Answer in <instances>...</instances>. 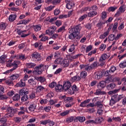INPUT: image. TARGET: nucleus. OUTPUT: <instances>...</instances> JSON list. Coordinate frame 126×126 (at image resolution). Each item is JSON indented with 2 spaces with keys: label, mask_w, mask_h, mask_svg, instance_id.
<instances>
[{
  "label": "nucleus",
  "mask_w": 126,
  "mask_h": 126,
  "mask_svg": "<svg viewBox=\"0 0 126 126\" xmlns=\"http://www.w3.org/2000/svg\"><path fill=\"white\" fill-rule=\"evenodd\" d=\"M14 114H11V113H8L5 114L4 117L5 118H12Z\"/></svg>",
  "instance_id": "obj_63"
},
{
  "label": "nucleus",
  "mask_w": 126,
  "mask_h": 126,
  "mask_svg": "<svg viewBox=\"0 0 126 126\" xmlns=\"http://www.w3.org/2000/svg\"><path fill=\"white\" fill-rule=\"evenodd\" d=\"M96 95H105L106 92L104 91H101L100 90H96L95 92Z\"/></svg>",
  "instance_id": "obj_41"
},
{
  "label": "nucleus",
  "mask_w": 126,
  "mask_h": 126,
  "mask_svg": "<svg viewBox=\"0 0 126 126\" xmlns=\"http://www.w3.org/2000/svg\"><path fill=\"white\" fill-rule=\"evenodd\" d=\"M120 91V89H117V90H114L113 91H110L108 92V94L109 95H112V94H115V93H117Z\"/></svg>",
  "instance_id": "obj_57"
},
{
  "label": "nucleus",
  "mask_w": 126,
  "mask_h": 126,
  "mask_svg": "<svg viewBox=\"0 0 126 126\" xmlns=\"http://www.w3.org/2000/svg\"><path fill=\"white\" fill-rule=\"evenodd\" d=\"M105 22H102V21L99 22L96 24V27L98 28V29H101V27L103 24H105Z\"/></svg>",
  "instance_id": "obj_53"
},
{
  "label": "nucleus",
  "mask_w": 126,
  "mask_h": 126,
  "mask_svg": "<svg viewBox=\"0 0 126 126\" xmlns=\"http://www.w3.org/2000/svg\"><path fill=\"white\" fill-rule=\"evenodd\" d=\"M95 15H97V12L96 11H91L88 14V17H93V16H95Z\"/></svg>",
  "instance_id": "obj_28"
},
{
  "label": "nucleus",
  "mask_w": 126,
  "mask_h": 126,
  "mask_svg": "<svg viewBox=\"0 0 126 126\" xmlns=\"http://www.w3.org/2000/svg\"><path fill=\"white\" fill-rule=\"evenodd\" d=\"M58 102V99H50L49 101V103L50 105L51 106L53 105H55V104L57 103Z\"/></svg>",
  "instance_id": "obj_38"
},
{
  "label": "nucleus",
  "mask_w": 126,
  "mask_h": 126,
  "mask_svg": "<svg viewBox=\"0 0 126 126\" xmlns=\"http://www.w3.org/2000/svg\"><path fill=\"white\" fill-rule=\"evenodd\" d=\"M95 106H96L97 108H102L104 107V106L103 105V104L102 103V101H97L95 103Z\"/></svg>",
  "instance_id": "obj_42"
},
{
  "label": "nucleus",
  "mask_w": 126,
  "mask_h": 126,
  "mask_svg": "<svg viewBox=\"0 0 126 126\" xmlns=\"http://www.w3.org/2000/svg\"><path fill=\"white\" fill-rule=\"evenodd\" d=\"M36 107H37V105L36 104V103H32L29 107V110L31 112H34V111H35V109H36Z\"/></svg>",
  "instance_id": "obj_15"
},
{
  "label": "nucleus",
  "mask_w": 126,
  "mask_h": 126,
  "mask_svg": "<svg viewBox=\"0 0 126 126\" xmlns=\"http://www.w3.org/2000/svg\"><path fill=\"white\" fill-rule=\"evenodd\" d=\"M102 121H103V118L101 117H99L95 119L96 124L97 125V124H101Z\"/></svg>",
  "instance_id": "obj_48"
},
{
  "label": "nucleus",
  "mask_w": 126,
  "mask_h": 126,
  "mask_svg": "<svg viewBox=\"0 0 126 126\" xmlns=\"http://www.w3.org/2000/svg\"><path fill=\"white\" fill-rule=\"evenodd\" d=\"M42 67H43V69L44 68L46 69L47 66L46 65H44L43 64H40L35 66L33 70V73H35L36 75L42 74V72H43V70H44V69L42 70Z\"/></svg>",
  "instance_id": "obj_2"
},
{
  "label": "nucleus",
  "mask_w": 126,
  "mask_h": 126,
  "mask_svg": "<svg viewBox=\"0 0 126 126\" xmlns=\"http://www.w3.org/2000/svg\"><path fill=\"white\" fill-rule=\"evenodd\" d=\"M93 68L92 67H91V65H89L88 64H86V67L85 69V70H86V71H90L91 70H92Z\"/></svg>",
  "instance_id": "obj_44"
},
{
  "label": "nucleus",
  "mask_w": 126,
  "mask_h": 126,
  "mask_svg": "<svg viewBox=\"0 0 126 126\" xmlns=\"http://www.w3.org/2000/svg\"><path fill=\"white\" fill-rule=\"evenodd\" d=\"M16 86L17 87H24L25 86V81L21 80L20 82L16 84Z\"/></svg>",
  "instance_id": "obj_21"
},
{
  "label": "nucleus",
  "mask_w": 126,
  "mask_h": 126,
  "mask_svg": "<svg viewBox=\"0 0 126 126\" xmlns=\"http://www.w3.org/2000/svg\"><path fill=\"white\" fill-rule=\"evenodd\" d=\"M79 64V62H74L70 65L69 67L70 68H73V67H76V66H78Z\"/></svg>",
  "instance_id": "obj_34"
},
{
  "label": "nucleus",
  "mask_w": 126,
  "mask_h": 126,
  "mask_svg": "<svg viewBox=\"0 0 126 126\" xmlns=\"http://www.w3.org/2000/svg\"><path fill=\"white\" fill-rule=\"evenodd\" d=\"M109 33L110 32L107 31L106 32H104L103 34H101L100 35L99 39H105V38H106V37H107L108 35H109Z\"/></svg>",
  "instance_id": "obj_26"
},
{
  "label": "nucleus",
  "mask_w": 126,
  "mask_h": 126,
  "mask_svg": "<svg viewBox=\"0 0 126 126\" xmlns=\"http://www.w3.org/2000/svg\"><path fill=\"white\" fill-rule=\"evenodd\" d=\"M63 89V86L62 85H57L55 87V90L57 92H62Z\"/></svg>",
  "instance_id": "obj_16"
},
{
  "label": "nucleus",
  "mask_w": 126,
  "mask_h": 126,
  "mask_svg": "<svg viewBox=\"0 0 126 126\" xmlns=\"http://www.w3.org/2000/svg\"><path fill=\"white\" fill-rule=\"evenodd\" d=\"M6 28V26H5V23H0V29L1 30H4Z\"/></svg>",
  "instance_id": "obj_46"
},
{
  "label": "nucleus",
  "mask_w": 126,
  "mask_h": 126,
  "mask_svg": "<svg viewBox=\"0 0 126 126\" xmlns=\"http://www.w3.org/2000/svg\"><path fill=\"white\" fill-rule=\"evenodd\" d=\"M110 58V54L109 53L107 54H103L101 55L100 59L99 62L101 63H102L104 62V61H106L107 59H109Z\"/></svg>",
  "instance_id": "obj_6"
},
{
  "label": "nucleus",
  "mask_w": 126,
  "mask_h": 126,
  "mask_svg": "<svg viewBox=\"0 0 126 126\" xmlns=\"http://www.w3.org/2000/svg\"><path fill=\"white\" fill-rule=\"evenodd\" d=\"M29 93V90L27 88H23L19 91V94L22 96V95H27Z\"/></svg>",
  "instance_id": "obj_8"
},
{
  "label": "nucleus",
  "mask_w": 126,
  "mask_h": 126,
  "mask_svg": "<svg viewBox=\"0 0 126 126\" xmlns=\"http://www.w3.org/2000/svg\"><path fill=\"white\" fill-rule=\"evenodd\" d=\"M32 59L34 60H37V59H40V54L38 53H34L32 55Z\"/></svg>",
  "instance_id": "obj_27"
},
{
  "label": "nucleus",
  "mask_w": 126,
  "mask_h": 126,
  "mask_svg": "<svg viewBox=\"0 0 126 126\" xmlns=\"http://www.w3.org/2000/svg\"><path fill=\"white\" fill-rule=\"evenodd\" d=\"M116 9H117V7H110L108 9V11H109V12H111V11H115V10H116Z\"/></svg>",
  "instance_id": "obj_55"
},
{
  "label": "nucleus",
  "mask_w": 126,
  "mask_h": 126,
  "mask_svg": "<svg viewBox=\"0 0 126 126\" xmlns=\"http://www.w3.org/2000/svg\"><path fill=\"white\" fill-rule=\"evenodd\" d=\"M87 17V15L84 14L83 16H81L79 19V21H83V20H84L85 18Z\"/></svg>",
  "instance_id": "obj_59"
},
{
  "label": "nucleus",
  "mask_w": 126,
  "mask_h": 126,
  "mask_svg": "<svg viewBox=\"0 0 126 126\" xmlns=\"http://www.w3.org/2000/svg\"><path fill=\"white\" fill-rule=\"evenodd\" d=\"M7 113H9L12 115H14L15 113V111H14V109L12 107H10L9 105L8 106V108L7 109Z\"/></svg>",
  "instance_id": "obj_22"
},
{
  "label": "nucleus",
  "mask_w": 126,
  "mask_h": 126,
  "mask_svg": "<svg viewBox=\"0 0 126 126\" xmlns=\"http://www.w3.org/2000/svg\"><path fill=\"white\" fill-rule=\"evenodd\" d=\"M104 74V72L102 71H98L95 73V79H100L102 78Z\"/></svg>",
  "instance_id": "obj_7"
},
{
  "label": "nucleus",
  "mask_w": 126,
  "mask_h": 126,
  "mask_svg": "<svg viewBox=\"0 0 126 126\" xmlns=\"http://www.w3.org/2000/svg\"><path fill=\"white\" fill-rule=\"evenodd\" d=\"M119 66L121 68H125V67H126V61H124L121 62L119 64Z\"/></svg>",
  "instance_id": "obj_39"
},
{
  "label": "nucleus",
  "mask_w": 126,
  "mask_h": 126,
  "mask_svg": "<svg viewBox=\"0 0 126 126\" xmlns=\"http://www.w3.org/2000/svg\"><path fill=\"white\" fill-rule=\"evenodd\" d=\"M62 65L63 67H67L69 65V60L66 59L63 60Z\"/></svg>",
  "instance_id": "obj_12"
},
{
  "label": "nucleus",
  "mask_w": 126,
  "mask_h": 126,
  "mask_svg": "<svg viewBox=\"0 0 126 126\" xmlns=\"http://www.w3.org/2000/svg\"><path fill=\"white\" fill-rule=\"evenodd\" d=\"M116 102H117V101H116V100L113 98V96H112L111 98V99L110 101V105L113 106L114 104L116 103Z\"/></svg>",
  "instance_id": "obj_58"
},
{
  "label": "nucleus",
  "mask_w": 126,
  "mask_h": 126,
  "mask_svg": "<svg viewBox=\"0 0 126 126\" xmlns=\"http://www.w3.org/2000/svg\"><path fill=\"white\" fill-rule=\"evenodd\" d=\"M112 97L113 99H114L116 102H119V101H120L123 99V98H124V97H125V95L124 94H115Z\"/></svg>",
  "instance_id": "obj_5"
},
{
  "label": "nucleus",
  "mask_w": 126,
  "mask_h": 126,
  "mask_svg": "<svg viewBox=\"0 0 126 126\" xmlns=\"http://www.w3.org/2000/svg\"><path fill=\"white\" fill-rule=\"evenodd\" d=\"M117 82L118 85H121V84H122V80L119 77H115L114 78V82Z\"/></svg>",
  "instance_id": "obj_30"
},
{
  "label": "nucleus",
  "mask_w": 126,
  "mask_h": 126,
  "mask_svg": "<svg viewBox=\"0 0 126 126\" xmlns=\"http://www.w3.org/2000/svg\"><path fill=\"white\" fill-rule=\"evenodd\" d=\"M15 18H16V15H10L8 18L9 21L12 22L15 20Z\"/></svg>",
  "instance_id": "obj_35"
},
{
  "label": "nucleus",
  "mask_w": 126,
  "mask_h": 126,
  "mask_svg": "<svg viewBox=\"0 0 126 126\" xmlns=\"http://www.w3.org/2000/svg\"><path fill=\"white\" fill-rule=\"evenodd\" d=\"M19 76H20L19 74H14L10 76V79L11 80H17L19 78Z\"/></svg>",
  "instance_id": "obj_18"
},
{
  "label": "nucleus",
  "mask_w": 126,
  "mask_h": 126,
  "mask_svg": "<svg viewBox=\"0 0 126 126\" xmlns=\"http://www.w3.org/2000/svg\"><path fill=\"white\" fill-rule=\"evenodd\" d=\"M44 89V88L43 87V86H38L37 88L36 91H37V92H41V91H43Z\"/></svg>",
  "instance_id": "obj_56"
},
{
  "label": "nucleus",
  "mask_w": 126,
  "mask_h": 126,
  "mask_svg": "<svg viewBox=\"0 0 126 126\" xmlns=\"http://www.w3.org/2000/svg\"><path fill=\"white\" fill-rule=\"evenodd\" d=\"M104 113V107H98L97 111V114H98V115H102Z\"/></svg>",
  "instance_id": "obj_33"
},
{
  "label": "nucleus",
  "mask_w": 126,
  "mask_h": 126,
  "mask_svg": "<svg viewBox=\"0 0 126 126\" xmlns=\"http://www.w3.org/2000/svg\"><path fill=\"white\" fill-rule=\"evenodd\" d=\"M81 56V54H77L76 55H74L73 56H69V61H73V60H75L76 59H78L79 57H80Z\"/></svg>",
  "instance_id": "obj_25"
},
{
  "label": "nucleus",
  "mask_w": 126,
  "mask_h": 126,
  "mask_svg": "<svg viewBox=\"0 0 126 126\" xmlns=\"http://www.w3.org/2000/svg\"><path fill=\"white\" fill-rule=\"evenodd\" d=\"M80 30H81L80 25H77L75 28L70 29L69 31V33H70L68 36L69 39L74 40L76 38V36L80 34Z\"/></svg>",
  "instance_id": "obj_1"
},
{
  "label": "nucleus",
  "mask_w": 126,
  "mask_h": 126,
  "mask_svg": "<svg viewBox=\"0 0 126 126\" xmlns=\"http://www.w3.org/2000/svg\"><path fill=\"white\" fill-rule=\"evenodd\" d=\"M63 58H59L56 59L54 61V63L55 64H62L63 63Z\"/></svg>",
  "instance_id": "obj_19"
},
{
  "label": "nucleus",
  "mask_w": 126,
  "mask_h": 126,
  "mask_svg": "<svg viewBox=\"0 0 126 126\" xmlns=\"http://www.w3.org/2000/svg\"><path fill=\"white\" fill-rule=\"evenodd\" d=\"M49 122H50V119H48V120H42L40 121V124L41 125H43V126H46L48 125V123Z\"/></svg>",
  "instance_id": "obj_36"
},
{
  "label": "nucleus",
  "mask_w": 126,
  "mask_h": 126,
  "mask_svg": "<svg viewBox=\"0 0 126 126\" xmlns=\"http://www.w3.org/2000/svg\"><path fill=\"white\" fill-rule=\"evenodd\" d=\"M72 112V110L71 109L67 110L61 113L60 116H61V117H64L65 116H67V115H68L69 113H71Z\"/></svg>",
  "instance_id": "obj_17"
},
{
  "label": "nucleus",
  "mask_w": 126,
  "mask_h": 126,
  "mask_svg": "<svg viewBox=\"0 0 126 126\" xmlns=\"http://www.w3.org/2000/svg\"><path fill=\"white\" fill-rule=\"evenodd\" d=\"M107 15H108V14H107V12L105 11H103L101 13V18L102 19V20H104V19H106V18H107Z\"/></svg>",
  "instance_id": "obj_40"
},
{
  "label": "nucleus",
  "mask_w": 126,
  "mask_h": 126,
  "mask_svg": "<svg viewBox=\"0 0 126 126\" xmlns=\"http://www.w3.org/2000/svg\"><path fill=\"white\" fill-rule=\"evenodd\" d=\"M48 103V100L47 99H42L40 100V104L41 105H45Z\"/></svg>",
  "instance_id": "obj_49"
},
{
  "label": "nucleus",
  "mask_w": 126,
  "mask_h": 126,
  "mask_svg": "<svg viewBox=\"0 0 126 126\" xmlns=\"http://www.w3.org/2000/svg\"><path fill=\"white\" fill-rule=\"evenodd\" d=\"M112 120L115 122H121L122 121V119H121V118L119 117H113Z\"/></svg>",
  "instance_id": "obj_60"
},
{
  "label": "nucleus",
  "mask_w": 126,
  "mask_h": 126,
  "mask_svg": "<svg viewBox=\"0 0 126 126\" xmlns=\"http://www.w3.org/2000/svg\"><path fill=\"white\" fill-rule=\"evenodd\" d=\"M74 117H70L69 118H67V119L66 120V122H67V123H71L72 122H73V120L74 121Z\"/></svg>",
  "instance_id": "obj_50"
},
{
  "label": "nucleus",
  "mask_w": 126,
  "mask_h": 126,
  "mask_svg": "<svg viewBox=\"0 0 126 126\" xmlns=\"http://www.w3.org/2000/svg\"><path fill=\"white\" fill-rule=\"evenodd\" d=\"M28 99H29V96L27 95H25L21 97V101L22 102H25V101H27Z\"/></svg>",
  "instance_id": "obj_47"
},
{
  "label": "nucleus",
  "mask_w": 126,
  "mask_h": 126,
  "mask_svg": "<svg viewBox=\"0 0 126 126\" xmlns=\"http://www.w3.org/2000/svg\"><path fill=\"white\" fill-rule=\"evenodd\" d=\"M26 65L28 68H34L36 66V63H27Z\"/></svg>",
  "instance_id": "obj_23"
},
{
  "label": "nucleus",
  "mask_w": 126,
  "mask_h": 126,
  "mask_svg": "<svg viewBox=\"0 0 126 126\" xmlns=\"http://www.w3.org/2000/svg\"><path fill=\"white\" fill-rule=\"evenodd\" d=\"M97 65H98V63L96 61L94 62V63L91 64V66L93 69L95 68V67H97Z\"/></svg>",
  "instance_id": "obj_52"
},
{
  "label": "nucleus",
  "mask_w": 126,
  "mask_h": 126,
  "mask_svg": "<svg viewBox=\"0 0 126 126\" xmlns=\"http://www.w3.org/2000/svg\"><path fill=\"white\" fill-rule=\"evenodd\" d=\"M12 99L13 101H18L20 99V95L19 94H16L13 96Z\"/></svg>",
  "instance_id": "obj_32"
},
{
  "label": "nucleus",
  "mask_w": 126,
  "mask_h": 126,
  "mask_svg": "<svg viewBox=\"0 0 126 126\" xmlns=\"http://www.w3.org/2000/svg\"><path fill=\"white\" fill-rule=\"evenodd\" d=\"M70 87H71V83H70V82H66L63 85V88L65 91H66V90H68V89H69Z\"/></svg>",
  "instance_id": "obj_10"
},
{
  "label": "nucleus",
  "mask_w": 126,
  "mask_h": 126,
  "mask_svg": "<svg viewBox=\"0 0 126 126\" xmlns=\"http://www.w3.org/2000/svg\"><path fill=\"white\" fill-rule=\"evenodd\" d=\"M17 33L18 35H21V38H25V37H27V36H29L30 35V33L27 34H24V33H26L27 31H22L20 29H17Z\"/></svg>",
  "instance_id": "obj_3"
},
{
  "label": "nucleus",
  "mask_w": 126,
  "mask_h": 126,
  "mask_svg": "<svg viewBox=\"0 0 126 126\" xmlns=\"http://www.w3.org/2000/svg\"><path fill=\"white\" fill-rule=\"evenodd\" d=\"M78 121L80 123H83L84 122H85V117L80 116L75 117L74 122H78Z\"/></svg>",
  "instance_id": "obj_14"
},
{
  "label": "nucleus",
  "mask_w": 126,
  "mask_h": 126,
  "mask_svg": "<svg viewBox=\"0 0 126 126\" xmlns=\"http://www.w3.org/2000/svg\"><path fill=\"white\" fill-rule=\"evenodd\" d=\"M36 80L37 81H39L41 83H44L46 81V78L44 77L40 76V77H35Z\"/></svg>",
  "instance_id": "obj_20"
},
{
  "label": "nucleus",
  "mask_w": 126,
  "mask_h": 126,
  "mask_svg": "<svg viewBox=\"0 0 126 126\" xmlns=\"http://www.w3.org/2000/svg\"><path fill=\"white\" fill-rule=\"evenodd\" d=\"M37 82H36V78H31L28 80V84L29 85H32V86H35Z\"/></svg>",
  "instance_id": "obj_11"
},
{
  "label": "nucleus",
  "mask_w": 126,
  "mask_h": 126,
  "mask_svg": "<svg viewBox=\"0 0 126 126\" xmlns=\"http://www.w3.org/2000/svg\"><path fill=\"white\" fill-rule=\"evenodd\" d=\"M20 63V61H14L10 65V66H11L13 67L11 69V71L15 70L17 67H18V65H19V64Z\"/></svg>",
  "instance_id": "obj_4"
},
{
  "label": "nucleus",
  "mask_w": 126,
  "mask_h": 126,
  "mask_svg": "<svg viewBox=\"0 0 126 126\" xmlns=\"http://www.w3.org/2000/svg\"><path fill=\"white\" fill-rule=\"evenodd\" d=\"M5 56L2 55L0 57V63H4V60H5Z\"/></svg>",
  "instance_id": "obj_54"
},
{
  "label": "nucleus",
  "mask_w": 126,
  "mask_h": 126,
  "mask_svg": "<svg viewBox=\"0 0 126 126\" xmlns=\"http://www.w3.org/2000/svg\"><path fill=\"white\" fill-rule=\"evenodd\" d=\"M117 70V68L115 67V66H112L110 68L109 70V73H114L115 72V71Z\"/></svg>",
  "instance_id": "obj_45"
},
{
  "label": "nucleus",
  "mask_w": 126,
  "mask_h": 126,
  "mask_svg": "<svg viewBox=\"0 0 126 126\" xmlns=\"http://www.w3.org/2000/svg\"><path fill=\"white\" fill-rule=\"evenodd\" d=\"M56 86H57V83L55 82H53L50 84H49V87L50 88H54V87H55V86L56 87Z\"/></svg>",
  "instance_id": "obj_62"
},
{
  "label": "nucleus",
  "mask_w": 126,
  "mask_h": 126,
  "mask_svg": "<svg viewBox=\"0 0 126 126\" xmlns=\"http://www.w3.org/2000/svg\"><path fill=\"white\" fill-rule=\"evenodd\" d=\"M91 101V99H90L85 100L84 101L80 103L79 106L81 107V108H85V107L87 106V104H88V103H90Z\"/></svg>",
  "instance_id": "obj_9"
},
{
  "label": "nucleus",
  "mask_w": 126,
  "mask_h": 126,
  "mask_svg": "<svg viewBox=\"0 0 126 126\" xmlns=\"http://www.w3.org/2000/svg\"><path fill=\"white\" fill-rule=\"evenodd\" d=\"M116 87V85L114 83H111L110 84L107 86V89L108 90H112V89H114Z\"/></svg>",
  "instance_id": "obj_29"
},
{
  "label": "nucleus",
  "mask_w": 126,
  "mask_h": 126,
  "mask_svg": "<svg viewBox=\"0 0 126 126\" xmlns=\"http://www.w3.org/2000/svg\"><path fill=\"white\" fill-rule=\"evenodd\" d=\"M87 76V72L86 71H82L80 74V77L85 78Z\"/></svg>",
  "instance_id": "obj_31"
},
{
  "label": "nucleus",
  "mask_w": 126,
  "mask_h": 126,
  "mask_svg": "<svg viewBox=\"0 0 126 126\" xmlns=\"http://www.w3.org/2000/svg\"><path fill=\"white\" fill-rule=\"evenodd\" d=\"M54 7H55V6H49L46 8H45V9L46 10H47V11H51V10H52L53 9V8H54Z\"/></svg>",
  "instance_id": "obj_61"
},
{
  "label": "nucleus",
  "mask_w": 126,
  "mask_h": 126,
  "mask_svg": "<svg viewBox=\"0 0 126 126\" xmlns=\"http://www.w3.org/2000/svg\"><path fill=\"white\" fill-rule=\"evenodd\" d=\"M108 39L109 41H114V40H116V37H115L114 34H110L109 37Z\"/></svg>",
  "instance_id": "obj_51"
},
{
  "label": "nucleus",
  "mask_w": 126,
  "mask_h": 126,
  "mask_svg": "<svg viewBox=\"0 0 126 126\" xmlns=\"http://www.w3.org/2000/svg\"><path fill=\"white\" fill-rule=\"evenodd\" d=\"M73 6V2H71L70 3H67L66 5V7L68 9H71Z\"/></svg>",
  "instance_id": "obj_37"
},
{
  "label": "nucleus",
  "mask_w": 126,
  "mask_h": 126,
  "mask_svg": "<svg viewBox=\"0 0 126 126\" xmlns=\"http://www.w3.org/2000/svg\"><path fill=\"white\" fill-rule=\"evenodd\" d=\"M85 124H86V125H89V124H92V125H96L95 120L94 121L93 120H88L85 122Z\"/></svg>",
  "instance_id": "obj_43"
},
{
  "label": "nucleus",
  "mask_w": 126,
  "mask_h": 126,
  "mask_svg": "<svg viewBox=\"0 0 126 126\" xmlns=\"http://www.w3.org/2000/svg\"><path fill=\"white\" fill-rule=\"evenodd\" d=\"M81 79V78H80V76L78 75L75 76L71 78V81L72 82H75V81H79Z\"/></svg>",
  "instance_id": "obj_24"
},
{
  "label": "nucleus",
  "mask_w": 126,
  "mask_h": 126,
  "mask_svg": "<svg viewBox=\"0 0 126 126\" xmlns=\"http://www.w3.org/2000/svg\"><path fill=\"white\" fill-rule=\"evenodd\" d=\"M106 87V83L104 81H101L97 84V88L98 89H103Z\"/></svg>",
  "instance_id": "obj_13"
},
{
  "label": "nucleus",
  "mask_w": 126,
  "mask_h": 126,
  "mask_svg": "<svg viewBox=\"0 0 126 126\" xmlns=\"http://www.w3.org/2000/svg\"><path fill=\"white\" fill-rule=\"evenodd\" d=\"M98 9V8L97 7V6L94 5L92 6V7L90 9V10L92 11H96Z\"/></svg>",
  "instance_id": "obj_64"
}]
</instances>
